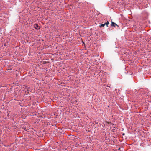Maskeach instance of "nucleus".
Here are the masks:
<instances>
[{
	"label": "nucleus",
	"instance_id": "obj_1",
	"mask_svg": "<svg viewBox=\"0 0 151 151\" xmlns=\"http://www.w3.org/2000/svg\"><path fill=\"white\" fill-rule=\"evenodd\" d=\"M111 26H113L114 27H115L116 26H118L115 23H114L112 21H111Z\"/></svg>",
	"mask_w": 151,
	"mask_h": 151
},
{
	"label": "nucleus",
	"instance_id": "obj_2",
	"mask_svg": "<svg viewBox=\"0 0 151 151\" xmlns=\"http://www.w3.org/2000/svg\"><path fill=\"white\" fill-rule=\"evenodd\" d=\"M34 27L37 29H39L40 28V27L37 24H35Z\"/></svg>",
	"mask_w": 151,
	"mask_h": 151
},
{
	"label": "nucleus",
	"instance_id": "obj_3",
	"mask_svg": "<svg viewBox=\"0 0 151 151\" xmlns=\"http://www.w3.org/2000/svg\"><path fill=\"white\" fill-rule=\"evenodd\" d=\"M105 23L104 24H101V25H100L99 26V27L101 28V27H104L105 26Z\"/></svg>",
	"mask_w": 151,
	"mask_h": 151
},
{
	"label": "nucleus",
	"instance_id": "obj_4",
	"mask_svg": "<svg viewBox=\"0 0 151 151\" xmlns=\"http://www.w3.org/2000/svg\"><path fill=\"white\" fill-rule=\"evenodd\" d=\"M109 24V23L108 21H107L105 23V25H106L107 27H108V25Z\"/></svg>",
	"mask_w": 151,
	"mask_h": 151
}]
</instances>
